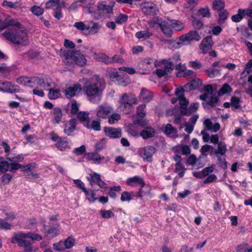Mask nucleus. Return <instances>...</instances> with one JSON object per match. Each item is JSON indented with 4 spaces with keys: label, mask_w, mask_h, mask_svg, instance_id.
<instances>
[{
    "label": "nucleus",
    "mask_w": 252,
    "mask_h": 252,
    "mask_svg": "<svg viewBox=\"0 0 252 252\" xmlns=\"http://www.w3.org/2000/svg\"><path fill=\"white\" fill-rule=\"evenodd\" d=\"M87 99L92 103H98L101 100L103 86L102 81L97 76L87 79L83 88Z\"/></svg>",
    "instance_id": "nucleus-1"
},
{
    "label": "nucleus",
    "mask_w": 252,
    "mask_h": 252,
    "mask_svg": "<svg viewBox=\"0 0 252 252\" xmlns=\"http://www.w3.org/2000/svg\"><path fill=\"white\" fill-rule=\"evenodd\" d=\"M3 35L7 40L17 44L26 45L29 41L27 31L22 27L21 29L6 31Z\"/></svg>",
    "instance_id": "nucleus-2"
},
{
    "label": "nucleus",
    "mask_w": 252,
    "mask_h": 252,
    "mask_svg": "<svg viewBox=\"0 0 252 252\" xmlns=\"http://www.w3.org/2000/svg\"><path fill=\"white\" fill-rule=\"evenodd\" d=\"M62 54L64 57V63L65 64H75L80 66L86 64L87 60L85 56L79 51L64 50Z\"/></svg>",
    "instance_id": "nucleus-3"
},
{
    "label": "nucleus",
    "mask_w": 252,
    "mask_h": 252,
    "mask_svg": "<svg viewBox=\"0 0 252 252\" xmlns=\"http://www.w3.org/2000/svg\"><path fill=\"white\" fill-rule=\"evenodd\" d=\"M201 39V36L196 31H190L188 33L183 34L180 37L179 41L175 42L172 40H167L166 42L175 48H179L184 45H187L191 41H198Z\"/></svg>",
    "instance_id": "nucleus-4"
},
{
    "label": "nucleus",
    "mask_w": 252,
    "mask_h": 252,
    "mask_svg": "<svg viewBox=\"0 0 252 252\" xmlns=\"http://www.w3.org/2000/svg\"><path fill=\"white\" fill-rule=\"evenodd\" d=\"M28 238L27 233L23 231H18L13 233L11 242L12 244H16L19 247L24 248L25 252H32L33 251L32 243L26 239Z\"/></svg>",
    "instance_id": "nucleus-5"
},
{
    "label": "nucleus",
    "mask_w": 252,
    "mask_h": 252,
    "mask_svg": "<svg viewBox=\"0 0 252 252\" xmlns=\"http://www.w3.org/2000/svg\"><path fill=\"white\" fill-rule=\"evenodd\" d=\"M138 103L135 96L132 94H125L120 99L121 108L126 114L129 113L133 110L132 104Z\"/></svg>",
    "instance_id": "nucleus-6"
},
{
    "label": "nucleus",
    "mask_w": 252,
    "mask_h": 252,
    "mask_svg": "<svg viewBox=\"0 0 252 252\" xmlns=\"http://www.w3.org/2000/svg\"><path fill=\"white\" fill-rule=\"evenodd\" d=\"M158 65L159 66V68L157 69L156 73L159 77H162L167 75L172 71L174 66L170 59L160 61Z\"/></svg>",
    "instance_id": "nucleus-7"
},
{
    "label": "nucleus",
    "mask_w": 252,
    "mask_h": 252,
    "mask_svg": "<svg viewBox=\"0 0 252 252\" xmlns=\"http://www.w3.org/2000/svg\"><path fill=\"white\" fill-rule=\"evenodd\" d=\"M82 90L81 85L78 83L69 84H66L62 87L61 91L64 94V96L70 99Z\"/></svg>",
    "instance_id": "nucleus-8"
},
{
    "label": "nucleus",
    "mask_w": 252,
    "mask_h": 252,
    "mask_svg": "<svg viewBox=\"0 0 252 252\" xmlns=\"http://www.w3.org/2000/svg\"><path fill=\"white\" fill-rule=\"evenodd\" d=\"M189 103V101L186 98H182L180 100V112L182 115H191L197 110L199 105L197 102L193 103L191 104L189 109H187Z\"/></svg>",
    "instance_id": "nucleus-9"
},
{
    "label": "nucleus",
    "mask_w": 252,
    "mask_h": 252,
    "mask_svg": "<svg viewBox=\"0 0 252 252\" xmlns=\"http://www.w3.org/2000/svg\"><path fill=\"white\" fill-rule=\"evenodd\" d=\"M51 139L55 142L56 147L60 151H65L70 148L69 143L65 137H60L57 134L51 133Z\"/></svg>",
    "instance_id": "nucleus-10"
},
{
    "label": "nucleus",
    "mask_w": 252,
    "mask_h": 252,
    "mask_svg": "<svg viewBox=\"0 0 252 252\" xmlns=\"http://www.w3.org/2000/svg\"><path fill=\"white\" fill-rule=\"evenodd\" d=\"M113 109L107 104L99 105L96 110V116L99 119H106L113 112Z\"/></svg>",
    "instance_id": "nucleus-11"
},
{
    "label": "nucleus",
    "mask_w": 252,
    "mask_h": 252,
    "mask_svg": "<svg viewBox=\"0 0 252 252\" xmlns=\"http://www.w3.org/2000/svg\"><path fill=\"white\" fill-rule=\"evenodd\" d=\"M156 151V149L152 146H148L141 148L138 152L140 156L144 161H149L151 160L152 157Z\"/></svg>",
    "instance_id": "nucleus-12"
},
{
    "label": "nucleus",
    "mask_w": 252,
    "mask_h": 252,
    "mask_svg": "<svg viewBox=\"0 0 252 252\" xmlns=\"http://www.w3.org/2000/svg\"><path fill=\"white\" fill-rule=\"evenodd\" d=\"M0 91L8 93H16L20 92V87L10 82H0Z\"/></svg>",
    "instance_id": "nucleus-13"
},
{
    "label": "nucleus",
    "mask_w": 252,
    "mask_h": 252,
    "mask_svg": "<svg viewBox=\"0 0 252 252\" xmlns=\"http://www.w3.org/2000/svg\"><path fill=\"white\" fill-rule=\"evenodd\" d=\"M143 12L147 15H153L158 11L157 5L151 1L143 2L141 5Z\"/></svg>",
    "instance_id": "nucleus-14"
},
{
    "label": "nucleus",
    "mask_w": 252,
    "mask_h": 252,
    "mask_svg": "<svg viewBox=\"0 0 252 252\" xmlns=\"http://www.w3.org/2000/svg\"><path fill=\"white\" fill-rule=\"evenodd\" d=\"M40 80H38V77H34L29 78L27 77H20L16 79V82L21 85L28 86L30 87H35V83L39 82Z\"/></svg>",
    "instance_id": "nucleus-15"
},
{
    "label": "nucleus",
    "mask_w": 252,
    "mask_h": 252,
    "mask_svg": "<svg viewBox=\"0 0 252 252\" xmlns=\"http://www.w3.org/2000/svg\"><path fill=\"white\" fill-rule=\"evenodd\" d=\"M104 131L105 134L111 138H119L122 136V130L120 128L105 127Z\"/></svg>",
    "instance_id": "nucleus-16"
},
{
    "label": "nucleus",
    "mask_w": 252,
    "mask_h": 252,
    "mask_svg": "<svg viewBox=\"0 0 252 252\" xmlns=\"http://www.w3.org/2000/svg\"><path fill=\"white\" fill-rule=\"evenodd\" d=\"M88 159L93 161L94 163L99 164L102 161L105 160V163L109 161L108 157L105 158L96 153L91 152L88 154Z\"/></svg>",
    "instance_id": "nucleus-17"
},
{
    "label": "nucleus",
    "mask_w": 252,
    "mask_h": 252,
    "mask_svg": "<svg viewBox=\"0 0 252 252\" xmlns=\"http://www.w3.org/2000/svg\"><path fill=\"white\" fill-rule=\"evenodd\" d=\"M10 26L21 29L22 26L17 20L12 18H7L3 22L0 21V31Z\"/></svg>",
    "instance_id": "nucleus-18"
},
{
    "label": "nucleus",
    "mask_w": 252,
    "mask_h": 252,
    "mask_svg": "<svg viewBox=\"0 0 252 252\" xmlns=\"http://www.w3.org/2000/svg\"><path fill=\"white\" fill-rule=\"evenodd\" d=\"M126 183L128 186L132 187H140L145 185L143 179L138 176L128 178L126 181Z\"/></svg>",
    "instance_id": "nucleus-19"
},
{
    "label": "nucleus",
    "mask_w": 252,
    "mask_h": 252,
    "mask_svg": "<svg viewBox=\"0 0 252 252\" xmlns=\"http://www.w3.org/2000/svg\"><path fill=\"white\" fill-rule=\"evenodd\" d=\"M42 222L43 224L41 231H42L46 236H51L52 238H53L59 235V230L58 229L59 225H57V226H53L49 229H47L46 225L44 223V220H42Z\"/></svg>",
    "instance_id": "nucleus-20"
},
{
    "label": "nucleus",
    "mask_w": 252,
    "mask_h": 252,
    "mask_svg": "<svg viewBox=\"0 0 252 252\" xmlns=\"http://www.w3.org/2000/svg\"><path fill=\"white\" fill-rule=\"evenodd\" d=\"M213 41L211 36H208L203 39L200 45V49L203 53L208 52L213 45Z\"/></svg>",
    "instance_id": "nucleus-21"
},
{
    "label": "nucleus",
    "mask_w": 252,
    "mask_h": 252,
    "mask_svg": "<svg viewBox=\"0 0 252 252\" xmlns=\"http://www.w3.org/2000/svg\"><path fill=\"white\" fill-rule=\"evenodd\" d=\"M203 125L207 130L213 132H217L220 128V126L219 123H216L213 124L209 119H207L204 121Z\"/></svg>",
    "instance_id": "nucleus-22"
},
{
    "label": "nucleus",
    "mask_w": 252,
    "mask_h": 252,
    "mask_svg": "<svg viewBox=\"0 0 252 252\" xmlns=\"http://www.w3.org/2000/svg\"><path fill=\"white\" fill-rule=\"evenodd\" d=\"M97 7L99 12L103 14L111 13L113 11L112 7L109 5H107L106 1L98 2L97 5Z\"/></svg>",
    "instance_id": "nucleus-23"
},
{
    "label": "nucleus",
    "mask_w": 252,
    "mask_h": 252,
    "mask_svg": "<svg viewBox=\"0 0 252 252\" xmlns=\"http://www.w3.org/2000/svg\"><path fill=\"white\" fill-rule=\"evenodd\" d=\"M139 97L144 102L148 103L152 99L153 94L146 89L143 88L141 90Z\"/></svg>",
    "instance_id": "nucleus-24"
},
{
    "label": "nucleus",
    "mask_w": 252,
    "mask_h": 252,
    "mask_svg": "<svg viewBox=\"0 0 252 252\" xmlns=\"http://www.w3.org/2000/svg\"><path fill=\"white\" fill-rule=\"evenodd\" d=\"M168 20L172 27L176 31H181L185 29V27L183 23L179 20L168 18Z\"/></svg>",
    "instance_id": "nucleus-25"
},
{
    "label": "nucleus",
    "mask_w": 252,
    "mask_h": 252,
    "mask_svg": "<svg viewBox=\"0 0 252 252\" xmlns=\"http://www.w3.org/2000/svg\"><path fill=\"white\" fill-rule=\"evenodd\" d=\"M137 195V197H139L140 198H142L144 196H148L150 198H152V195L151 193V189L150 187L148 186H141L140 189L139 190L137 194H136Z\"/></svg>",
    "instance_id": "nucleus-26"
},
{
    "label": "nucleus",
    "mask_w": 252,
    "mask_h": 252,
    "mask_svg": "<svg viewBox=\"0 0 252 252\" xmlns=\"http://www.w3.org/2000/svg\"><path fill=\"white\" fill-rule=\"evenodd\" d=\"M227 151V145L224 142L220 141L218 143L217 148L215 150L214 153L216 156H223Z\"/></svg>",
    "instance_id": "nucleus-27"
},
{
    "label": "nucleus",
    "mask_w": 252,
    "mask_h": 252,
    "mask_svg": "<svg viewBox=\"0 0 252 252\" xmlns=\"http://www.w3.org/2000/svg\"><path fill=\"white\" fill-rule=\"evenodd\" d=\"M162 32L166 35L170 37L173 33V30L171 25H169L168 23L164 21L160 27Z\"/></svg>",
    "instance_id": "nucleus-28"
},
{
    "label": "nucleus",
    "mask_w": 252,
    "mask_h": 252,
    "mask_svg": "<svg viewBox=\"0 0 252 252\" xmlns=\"http://www.w3.org/2000/svg\"><path fill=\"white\" fill-rule=\"evenodd\" d=\"M94 58L99 62H102L106 64L111 63L110 57L104 53H94Z\"/></svg>",
    "instance_id": "nucleus-29"
},
{
    "label": "nucleus",
    "mask_w": 252,
    "mask_h": 252,
    "mask_svg": "<svg viewBox=\"0 0 252 252\" xmlns=\"http://www.w3.org/2000/svg\"><path fill=\"white\" fill-rule=\"evenodd\" d=\"M137 195L133 191H124L121 194V200L122 202H129Z\"/></svg>",
    "instance_id": "nucleus-30"
},
{
    "label": "nucleus",
    "mask_w": 252,
    "mask_h": 252,
    "mask_svg": "<svg viewBox=\"0 0 252 252\" xmlns=\"http://www.w3.org/2000/svg\"><path fill=\"white\" fill-rule=\"evenodd\" d=\"M76 127V122L74 119H71L69 123L65 125L64 132L67 135H70Z\"/></svg>",
    "instance_id": "nucleus-31"
},
{
    "label": "nucleus",
    "mask_w": 252,
    "mask_h": 252,
    "mask_svg": "<svg viewBox=\"0 0 252 252\" xmlns=\"http://www.w3.org/2000/svg\"><path fill=\"white\" fill-rule=\"evenodd\" d=\"M53 116V122L56 124H59L62 117V112L60 108L56 107L53 109L51 112Z\"/></svg>",
    "instance_id": "nucleus-32"
},
{
    "label": "nucleus",
    "mask_w": 252,
    "mask_h": 252,
    "mask_svg": "<svg viewBox=\"0 0 252 252\" xmlns=\"http://www.w3.org/2000/svg\"><path fill=\"white\" fill-rule=\"evenodd\" d=\"M203 90L205 91V93L200 95L199 98L202 100H207L209 96L213 94V87L211 85H207L204 86Z\"/></svg>",
    "instance_id": "nucleus-33"
},
{
    "label": "nucleus",
    "mask_w": 252,
    "mask_h": 252,
    "mask_svg": "<svg viewBox=\"0 0 252 252\" xmlns=\"http://www.w3.org/2000/svg\"><path fill=\"white\" fill-rule=\"evenodd\" d=\"M155 133V131L154 128L151 127H147L140 132V135L143 138L147 139L153 137Z\"/></svg>",
    "instance_id": "nucleus-34"
},
{
    "label": "nucleus",
    "mask_w": 252,
    "mask_h": 252,
    "mask_svg": "<svg viewBox=\"0 0 252 252\" xmlns=\"http://www.w3.org/2000/svg\"><path fill=\"white\" fill-rule=\"evenodd\" d=\"M106 76L115 82L120 76L118 71L112 68H108L107 69Z\"/></svg>",
    "instance_id": "nucleus-35"
},
{
    "label": "nucleus",
    "mask_w": 252,
    "mask_h": 252,
    "mask_svg": "<svg viewBox=\"0 0 252 252\" xmlns=\"http://www.w3.org/2000/svg\"><path fill=\"white\" fill-rule=\"evenodd\" d=\"M173 150L175 153L179 152L181 150L182 154L185 155H189L190 153V148L187 145H178L174 147Z\"/></svg>",
    "instance_id": "nucleus-36"
},
{
    "label": "nucleus",
    "mask_w": 252,
    "mask_h": 252,
    "mask_svg": "<svg viewBox=\"0 0 252 252\" xmlns=\"http://www.w3.org/2000/svg\"><path fill=\"white\" fill-rule=\"evenodd\" d=\"M115 83L119 85L126 86L130 83V80L127 75L125 74L123 75V77L119 76Z\"/></svg>",
    "instance_id": "nucleus-37"
},
{
    "label": "nucleus",
    "mask_w": 252,
    "mask_h": 252,
    "mask_svg": "<svg viewBox=\"0 0 252 252\" xmlns=\"http://www.w3.org/2000/svg\"><path fill=\"white\" fill-rule=\"evenodd\" d=\"M164 21V20L158 17H154L152 20L149 22V25L151 28H156L158 26L160 27Z\"/></svg>",
    "instance_id": "nucleus-38"
},
{
    "label": "nucleus",
    "mask_w": 252,
    "mask_h": 252,
    "mask_svg": "<svg viewBox=\"0 0 252 252\" xmlns=\"http://www.w3.org/2000/svg\"><path fill=\"white\" fill-rule=\"evenodd\" d=\"M24 158L22 155L11 153L7 156V159L11 162H18L23 160Z\"/></svg>",
    "instance_id": "nucleus-39"
},
{
    "label": "nucleus",
    "mask_w": 252,
    "mask_h": 252,
    "mask_svg": "<svg viewBox=\"0 0 252 252\" xmlns=\"http://www.w3.org/2000/svg\"><path fill=\"white\" fill-rule=\"evenodd\" d=\"M152 35V33L148 30L140 31L135 33V37L138 39H146Z\"/></svg>",
    "instance_id": "nucleus-40"
},
{
    "label": "nucleus",
    "mask_w": 252,
    "mask_h": 252,
    "mask_svg": "<svg viewBox=\"0 0 252 252\" xmlns=\"http://www.w3.org/2000/svg\"><path fill=\"white\" fill-rule=\"evenodd\" d=\"M38 80L40 81L38 83H35V87L38 86L44 90H48L50 89V87L51 86V83L46 82L43 79L38 78Z\"/></svg>",
    "instance_id": "nucleus-41"
},
{
    "label": "nucleus",
    "mask_w": 252,
    "mask_h": 252,
    "mask_svg": "<svg viewBox=\"0 0 252 252\" xmlns=\"http://www.w3.org/2000/svg\"><path fill=\"white\" fill-rule=\"evenodd\" d=\"M232 91V88L227 83H225L218 92L219 96H222L225 94L231 93Z\"/></svg>",
    "instance_id": "nucleus-42"
},
{
    "label": "nucleus",
    "mask_w": 252,
    "mask_h": 252,
    "mask_svg": "<svg viewBox=\"0 0 252 252\" xmlns=\"http://www.w3.org/2000/svg\"><path fill=\"white\" fill-rule=\"evenodd\" d=\"M224 1L222 0H214L213 1V9L217 11H221L224 7Z\"/></svg>",
    "instance_id": "nucleus-43"
},
{
    "label": "nucleus",
    "mask_w": 252,
    "mask_h": 252,
    "mask_svg": "<svg viewBox=\"0 0 252 252\" xmlns=\"http://www.w3.org/2000/svg\"><path fill=\"white\" fill-rule=\"evenodd\" d=\"M244 17V9H239L238 12L236 14L233 15L231 17V20L234 22H240Z\"/></svg>",
    "instance_id": "nucleus-44"
},
{
    "label": "nucleus",
    "mask_w": 252,
    "mask_h": 252,
    "mask_svg": "<svg viewBox=\"0 0 252 252\" xmlns=\"http://www.w3.org/2000/svg\"><path fill=\"white\" fill-rule=\"evenodd\" d=\"M61 96V91L59 90L53 89H49L48 97L50 99H55Z\"/></svg>",
    "instance_id": "nucleus-45"
},
{
    "label": "nucleus",
    "mask_w": 252,
    "mask_h": 252,
    "mask_svg": "<svg viewBox=\"0 0 252 252\" xmlns=\"http://www.w3.org/2000/svg\"><path fill=\"white\" fill-rule=\"evenodd\" d=\"M185 168L182 162L176 163L175 171L178 173L179 177H183L185 174Z\"/></svg>",
    "instance_id": "nucleus-46"
},
{
    "label": "nucleus",
    "mask_w": 252,
    "mask_h": 252,
    "mask_svg": "<svg viewBox=\"0 0 252 252\" xmlns=\"http://www.w3.org/2000/svg\"><path fill=\"white\" fill-rule=\"evenodd\" d=\"M10 165L2 157H0V171L4 173L8 170Z\"/></svg>",
    "instance_id": "nucleus-47"
},
{
    "label": "nucleus",
    "mask_w": 252,
    "mask_h": 252,
    "mask_svg": "<svg viewBox=\"0 0 252 252\" xmlns=\"http://www.w3.org/2000/svg\"><path fill=\"white\" fill-rule=\"evenodd\" d=\"M202 84V80L199 78H196L192 80L189 85L190 89L195 90L199 88Z\"/></svg>",
    "instance_id": "nucleus-48"
},
{
    "label": "nucleus",
    "mask_w": 252,
    "mask_h": 252,
    "mask_svg": "<svg viewBox=\"0 0 252 252\" xmlns=\"http://www.w3.org/2000/svg\"><path fill=\"white\" fill-rule=\"evenodd\" d=\"M2 5L5 7L13 9H17L20 6V5L17 1L14 2L7 0H4L2 2Z\"/></svg>",
    "instance_id": "nucleus-49"
},
{
    "label": "nucleus",
    "mask_w": 252,
    "mask_h": 252,
    "mask_svg": "<svg viewBox=\"0 0 252 252\" xmlns=\"http://www.w3.org/2000/svg\"><path fill=\"white\" fill-rule=\"evenodd\" d=\"M198 12L203 17L209 18L211 16L210 9L208 6L200 8L198 10Z\"/></svg>",
    "instance_id": "nucleus-50"
},
{
    "label": "nucleus",
    "mask_w": 252,
    "mask_h": 252,
    "mask_svg": "<svg viewBox=\"0 0 252 252\" xmlns=\"http://www.w3.org/2000/svg\"><path fill=\"white\" fill-rule=\"evenodd\" d=\"M205 71L210 78H214L220 74V70L218 69L209 68Z\"/></svg>",
    "instance_id": "nucleus-51"
},
{
    "label": "nucleus",
    "mask_w": 252,
    "mask_h": 252,
    "mask_svg": "<svg viewBox=\"0 0 252 252\" xmlns=\"http://www.w3.org/2000/svg\"><path fill=\"white\" fill-rule=\"evenodd\" d=\"M65 249H69L71 248L75 244V239L72 237H69L63 242Z\"/></svg>",
    "instance_id": "nucleus-52"
},
{
    "label": "nucleus",
    "mask_w": 252,
    "mask_h": 252,
    "mask_svg": "<svg viewBox=\"0 0 252 252\" xmlns=\"http://www.w3.org/2000/svg\"><path fill=\"white\" fill-rule=\"evenodd\" d=\"M84 126L88 128H92L94 130L98 131L100 130V123L97 121H93L92 122L91 126H89V123L84 124Z\"/></svg>",
    "instance_id": "nucleus-53"
},
{
    "label": "nucleus",
    "mask_w": 252,
    "mask_h": 252,
    "mask_svg": "<svg viewBox=\"0 0 252 252\" xmlns=\"http://www.w3.org/2000/svg\"><path fill=\"white\" fill-rule=\"evenodd\" d=\"M77 118L80 121L86 124L88 123L89 114L84 111L80 112L77 114Z\"/></svg>",
    "instance_id": "nucleus-54"
},
{
    "label": "nucleus",
    "mask_w": 252,
    "mask_h": 252,
    "mask_svg": "<svg viewBox=\"0 0 252 252\" xmlns=\"http://www.w3.org/2000/svg\"><path fill=\"white\" fill-rule=\"evenodd\" d=\"M28 238L32 241H39L42 240V237L39 234L28 232L27 233Z\"/></svg>",
    "instance_id": "nucleus-55"
},
{
    "label": "nucleus",
    "mask_w": 252,
    "mask_h": 252,
    "mask_svg": "<svg viewBox=\"0 0 252 252\" xmlns=\"http://www.w3.org/2000/svg\"><path fill=\"white\" fill-rule=\"evenodd\" d=\"M121 189V187L119 186L111 188L109 191V195L113 198H116L117 192H119Z\"/></svg>",
    "instance_id": "nucleus-56"
},
{
    "label": "nucleus",
    "mask_w": 252,
    "mask_h": 252,
    "mask_svg": "<svg viewBox=\"0 0 252 252\" xmlns=\"http://www.w3.org/2000/svg\"><path fill=\"white\" fill-rule=\"evenodd\" d=\"M108 118V122L110 125H113L115 123V121H118L121 118L120 114L117 113H114L110 115L107 118Z\"/></svg>",
    "instance_id": "nucleus-57"
},
{
    "label": "nucleus",
    "mask_w": 252,
    "mask_h": 252,
    "mask_svg": "<svg viewBox=\"0 0 252 252\" xmlns=\"http://www.w3.org/2000/svg\"><path fill=\"white\" fill-rule=\"evenodd\" d=\"M128 19V17L126 15L123 14H120L115 18V22L118 24H122L126 22Z\"/></svg>",
    "instance_id": "nucleus-58"
},
{
    "label": "nucleus",
    "mask_w": 252,
    "mask_h": 252,
    "mask_svg": "<svg viewBox=\"0 0 252 252\" xmlns=\"http://www.w3.org/2000/svg\"><path fill=\"white\" fill-rule=\"evenodd\" d=\"M221 155L216 156L218 158V164L223 169H226L227 167V162L224 158L220 157Z\"/></svg>",
    "instance_id": "nucleus-59"
},
{
    "label": "nucleus",
    "mask_w": 252,
    "mask_h": 252,
    "mask_svg": "<svg viewBox=\"0 0 252 252\" xmlns=\"http://www.w3.org/2000/svg\"><path fill=\"white\" fill-rule=\"evenodd\" d=\"M53 248L55 251L57 252H63L65 250L63 243L62 241H60L57 243L53 244Z\"/></svg>",
    "instance_id": "nucleus-60"
},
{
    "label": "nucleus",
    "mask_w": 252,
    "mask_h": 252,
    "mask_svg": "<svg viewBox=\"0 0 252 252\" xmlns=\"http://www.w3.org/2000/svg\"><path fill=\"white\" fill-rule=\"evenodd\" d=\"M60 0H49L46 3L45 8L46 9H50L54 7L58 6Z\"/></svg>",
    "instance_id": "nucleus-61"
},
{
    "label": "nucleus",
    "mask_w": 252,
    "mask_h": 252,
    "mask_svg": "<svg viewBox=\"0 0 252 252\" xmlns=\"http://www.w3.org/2000/svg\"><path fill=\"white\" fill-rule=\"evenodd\" d=\"M79 104L77 103L75 100H73L70 104V112L72 114L77 113L79 110Z\"/></svg>",
    "instance_id": "nucleus-62"
},
{
    "label": "nucleus",
    "mask_w": 252,
    "mask_h": 252,
    "mask_svg": "<svg viewBox=\"0 0 252 252\" xmlns=\"http://www.w3.org/2000/svg\"><path fill=\"white\" fill-rule=\"evenodd\" d=\"M146 106L145 104H141L138 106L137 108V115L140 117L145 116L146 113L145 110Z\"/></svg>",
    "instance_id": "nucleus-63"
},
{
    "label": "nucleus",
    "mask_w": 252,
    "mask_h": 252,
    "mask_svg": "<svg viewBox=\"0 0 252 252\" xmlns=\"http://www.w3.org/2000/svg\"><path fill=\"white\" fill-rule=\"evenodd\" d=\"M31 11L36 16H40L43 14L44 10L40 6L34 5L31 8Z\"/></svg>",
    "instance_id": "nucleus-64"
}]
</instances>
